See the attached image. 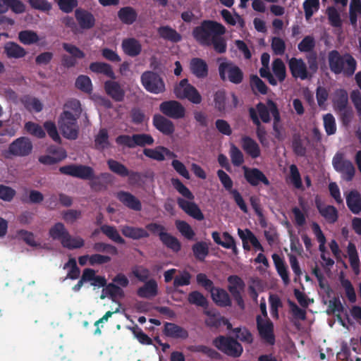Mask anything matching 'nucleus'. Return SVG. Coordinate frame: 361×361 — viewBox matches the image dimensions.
Returning <instances> with one entry per match:
<instances>
[{"mask_svg":"<svg viewBox=\"0 0 361 361\" xmlns=\"http://www.w3.org/2000/svg\"><path fill=\"white\" fill-rule=\"evenodd\" d=\"M258 117L259 116L260 119L263 123H268L271 121L270 117V108L267 104H264L262 102H259L256 105V109H255Z\"/></svg>","mask_w":361,"mask_h":361,"instance_id":"0e129e2a","label":"nucleus"},{"mask_svg":"<svg viewBox=\"0 0 361 361\" xmlns=\"http://www.w3.org/2000/svg\"><path fill=\"white\" fill-rule=\"evenodd\" d=\"M227 281L229 283L228 290L231 295L234 293H242L245 287L244 281L237 275H231L228 277Z\"/></svg>","mask_w":361,"mask_h":361,"instance_id":"79ce46f5","label":"nucleus"},{"mask_svg":"<svg viewBox=\"0 0 361 361\" xmlns=\"http://www.w3.org/2000/svg\"><path fill=\"white\" fill-rule=\"evenodd\" d=\"M178 207L188 215L197 221H202L204 216L198 205L192 200H187L181 197L177 199Z\"/></svg>","mask_w":361,"mask_h":361,"instance_id":"aec40b11","label":"nucleus"},{"mask_svg":"<svg viewBox=\"0 0 361 361\" xmlns=\"http://www.w3.org/2000/svg\"><path fill=\"white\" fill-rule=\"evenodd\" d=\"M121 48L125 54L130 57H136L142 52V44L140 41L134 37H128L123 39Z\"/></svg>","mask_w":361,"mask_h":361,"instance_id":"b1692460","label":"nucleus"},{"mask_svg":"<svg viewBox=\"0 0 361 361\" xmlns=\"http://www.w3.org/2000/svg\"><path fill=\"white\" fill-rule=\"evenodd\" d=\"M63 269H68L66 279H70L71 280H75L79 278L80 274V269L77 265V262L75 258L71 257L68 261L64 264L63 267Z\"/></svg>","mask_w":361,"mask_h":361,"instance_id":"09e8293b","label":"nucleus"},{"mask_svg":"<svg viewBox=\"0 0 361 361\" xmlns=\"http://www.w3.org/2000/svg\"><path fill=\"white\" fill-rule=\"evenodd\" d=\"M290 71L295 78L306 80L312 78V74L307 71V66L302 59L291 58L288 61Z\"/></svg>","mask_w":361,"mask_h":361,"instance_id":"f3484780","label":"nucleus"},{"mask_svg":"<svg viewBox=\"0 0 361 361\" xmlns=\"http://www.w3.org/2000/svg\"><path fill=\"white\" fill-rule=\"evenodd\" d=\"M75 20L82 30H90L95 26L94 16L89 11L78 8L75 10Z\"/></svg>","mask_w":361,"mask_h":361,"instance_id":"6ab92c4d","label":"nucleus"},{"mask_svg":"<svg viewBox=\"0 0 361 361\" xmlns=\"http://www.w3.org/2000/svg\"><path fill=\"white\" fill-rule=\"evenodd\" d=\"M75 85L78 90L85 93L89 94L92 91V83L87 75H79L75 80Z\"/></svg>","mask_w":361,"mask_h":361,"instance_id":"5fc2aeb1","label":"nucleus"},{"mask_svg":"<svg viewBox=\"0 0 361 361\" xmlns=\"http://www.w3.org/2000/svg\"><path fill=\"white\" fill-rule=\"evenodd\" d=\"M62 47L63 50L70 54H63L61 56V66L66 68L75 67L78 63V60L84 59L85 56V53L73 44L64 42L62 44Z\"/></svg>","mask_w":361,"mask_h":361,"instance_id":"f8f14e48","label":"nucleus"},{"mask_svg":"<svg viewBox=\"0 0 361 361\" xmlns=\"http://www.w3.org/2000/svg\"><path fill=\"white\" fill-rule=\"evenodd\" d=\"M152 123L157 130L165 135H171L175 131L173 123L163 115L154 114L152 118Z\"/></svg>","mask_w":361,"mask_h":361,"instance_id":"4be33fe9","label":"nucleus"},{"mask_svg":"<svg viewBox=\"0 0 361 361\" xmlns=\"http://www.w3.org/2000/svg\"><path fill=\"white\" fill-rule=\"evenodd\" d=\"M188 302L191 305L197 307L207 308L208 307V301L206 297L198 290H193L188 295Z\"/></svg>","mask_w":361,"mask_h":361,"instance_id":"49530a36","label":"nucleus"},{"mask_svg":"<svg viewBox=\"0 0 361 361\" xmlns=\"http://www.w3.org/2000/svg\"><path fill=\"white\" fill-rule=\"evenodd\" d=\"M101 231L111 240L119 243L124 244L125 240L120 235L118 231L113 226L104 224L100 227Z\"/></svg>","mask_w":361,"mask_h":361,"instance_id":"de8ad7c7","label":"nucleus"},{"mask_svg":"<svg viewBox=\"0 0 361 361\" xmlns=\"http://www.w3.org/2000/svg\"><path fill=\"white\" fill-rule=\"evenodd\" d=\"M244 178L246 181L253 187H257L259 183L264 184L265 186L270 185V181L265 174L257 168H249L243 166Z\"/></svg>","mask_w":361,"mask_h":361,"instance_id":"dca6fc26","label":"nucleus"},{"mask_svg":"<svg viewBox=\"0 0 361 361\" xmlns=\"http://www.w3.org/2000/svg\"><path fill=\"white\" fill-rule=\"evenodd\" d=\"M84 244L85 241L81 237H72L69 233H67V237L62 240V246L69 250L80 248Z\"/></svg>","mask_w":361,"mask_h":361,"instance_id":"603ef678","label":"nucleus"},{"mask_svg":"<svg viewBox=\"0 0 361 361\" xmlns=\"http://www.w3.org/2000/svg\"><path fill=\"white\" fill-rule=\"evenodd\" d=\"M303 8L306 20H309L319 8V0H305Z\"/></svg>","mask_w":361,"mask_h":361,"instance_id":"680f3d73","label":"nucleus"},{"mask_svg":"<svg viewBox=\"0 0 361 361\" xmlns=\"http://www.w3.org/2000/svg\"><path fill=\"white\" fill-rule=\"evenodd\" d=\"M59 171L64 175L88 180L93 178L94 172L91 166L73 164L61 166Z\"/></svg>","mask_w":361,"mask_h":361,"instance_id":"ddd939ff","label":"nucleus"},{"mask_svg":"<svg viewBox=\"0 0 361 361\" xmlns=\"http://www.w3.org/2000/svg\"><path fill=\"white\" fill-rule=\"evenodd\" d=\"M332 164L335 170L342 174L346 181H351L355 173V168L348 159H344L343 153L337 152L333 158Z\"/></svg>","mask_w":361,"mask_h":361,"instance_id":"9d476101","label":"nucleus"},{"mask_svg":"<svg viewBox=\"0 0 361 361\" xmlns=\"http://www.w3.org/2000/svg\"><path fill=\"white\" fill-rule=\"evenodd\" d=\"M68 231L65 228L63 224L58 222L55 224L49 231V236L53 240H59L62 244V240L67 237Z\"/></svg>","mask_w":361,"mask_h":361,"instance_id":"c03bdc74","label":"nucleus"},{"mask_svg":"<svg viewBox=\"0 0 361 361\" xmlns=\"http://www.w3.org/2000/svg\"><path fill=\"white\" fill-rule=\"evenodd\" d=\"M171 183L173 187L188 201L194 200V195L178 178H172Z\"/></svg>","mask_w":361,"mask_h":361,"instance_id":"4d7b16f0","label":"nucleus"},{"mask_svg":"<svg viewBox=\"0 0 361 361\" xmlns=\"http://www.w3.org/2000/svg\"><path fill=\"white\" fill-rule=\"evenodd\" d=\"M143 154L154 160L162 161L165 159V154L171 157H176V154L171 152L168 148L159 146L155 149L145 148Z\"/></svg>","mask_w":361,"mask_h":361,"instance_id":"cd10ccee","label":"nucleus"},{"mask_svg":"<svg viewBox=\"0 0 361 361\" xmlns=\"http://www.w3.org/2000/svg\"><path fill=\"white\" fill-rule=\"evenodd\" d=\"M164 334L172 338L186 339L189 334L183 327L171 322H165L163 329Z\"/></svg>","mask_w":361,"mask_h":361,"instance_id":"393cba45","label":"nucleus"},{"mask_svg":"<svg viewBox=\"0 0 361 361\" xmlns=\"http://www.w3.org/2000/svg\"><path fill=\"white\" fill-rule=\"evenodd\" d=\"M319 213L329 224L336 223L338 219V212L332 205L324 206Z\"/></svg>","mask_w":361,"mask_h":361,"instance_id":"8fccbe9b","label":"nucleus"},{"mask_svg":"<svg viewBox=\"0 0 361 361\" xmlns=\"http://www.w3.org/2000/svg\"><path fill=\"white\" fill-rule=\"evenodd\" d=\"M137 294L142 298H151L158 294V285L157 281L152 279L145 282V284L137 290Z\"/></svg>","mask_w":361,"mask_h":361,"instance_id":"c85d7f7f","label":"nucleus"},{"mask_svg":"<svg viewBox=\"0 0 361 361\" xmlns=\"http://www.w3.org/2000/svg\"><path fill=\"white\" fill-rule=\"evenodd\" d=\"M116 142L118 145L126 147L130 149L136 147H145L152 145L154 140L149 134L137 133L129 135H120L116 138Z\"/></svg>","mask_w":361,"mask_h":361,"instance_id":"423d86ee","label":"nucleus"},{"mask_svg":"<svg viewBox=\"0 0 361 361\" xmlns=\"http://www.w3.org/2000/svg\"><path fill=\"white\" fill-rule=\"evenodd\" d=\"M109 170L121 177H129L130 180H137L140 178V173L129 171L128 169L122 163L109 159L106 161Z\"/></svg>","mask_w":361,"mask_h":361,"instance_id":"a211bd4d","label":"nucleus"},{"mask_svg":"<svg viewBox=\"0 0 361 361\" xmlns=\"http://www.w3.org/2000/svg\"><path fill=\"white\" fill-rule=\"evenodd\" d=\"M220 78L225 81L228 80L231 83L238 85L243 80V71L232 62H222L219 66Z\"/></svg>","mask_w":361,"mask_h":361,"instance_id":"1a4fd4ad","label":"nucleus"},{"mask_svg":"<svg viewBox=\"0 0 361 361\" xmlns=\"http://www.w3.org/2000/svg\"><path fill=\"white\" fill-rule=\"evenodd\" d=\"M122 234L133 240H140L141 238H148L149 233L142 228L125 226L121 229Z\"/></svg>","mask_w":361,"mask_h":361,"instance_id":"4c0bfd02","label":"nucleus"},{"mask_svg":"<svg viewBox=\"0 0 361 361\" xmlns=\"http://www.w3.org/2000/svg\"><path fill=\"white\" fill-rule=\"evenodd\" d=\"M346 204L350 211L354 214L361 212V195L355 190H351L346 197Z\"/></svg>","mask_w":361,"mask_h":361,"instance_id":"473e14b6","label":"nucleus"},{"mask_svg":"<svg viewBox=\"0 0 361 361\" xmlns=\"http://www.w3.org/2000/svg\"><path fill=\"white\" fill-rule=\"evenodd\" d=\"M146 228L154 235H157L160 241L166 247L178 252L181 249V244L178 238L166 232V228L157 223H150L146 226Z\"/></svg>","mask_w":361,"mask_h":361,"instance_id":"39448f33","label":"nucleus"},{"mask_svg":"<svg viewBox=\"0 0 361 361\" xmlns=\"http://www.w3.org/2000/svg\"><path fill=\"white\" fill-rule=\"evenodd\" d=\"M328 63L330 71L335 75L343 74L345 77L354 75L357 68V61L349 53L341 54L338 50L328 53Z\"/></svg>","mask_w":361,"mask_h":361,"instance_id":"f03ea898","label":"nucleus"},{"mask_svg":"<svg viewBox=\"0 0 361 361\" xmlns=\"http://www.w3.org/2000/svg\"><path fill=\"white\" fill-rule=\"evenodd\" d=\"M92 249L99 254L100 252H106L113 255H116L118 253L117 248L111 244H108L103 242H97L93 244Z\"/></svg>","mask_w":361,"mask_h":361,"instance_id":"338daca9","label":"nucleus"},{"mask_svg":"<svg viewBox=\"0 0 361 361\" xmlns=\"http://www.w3.org/2000/svg\"><path fill=\"white\" fill-rule=\"evenodd\" d=\"M104 292L108 295L113 301H115L116 298H123L125 297V293L122 288L119 286L114 283H107L106 288H104Z\"/></svg>","mask_w":361,"mask_h":361,"instance_id":"3c124183","label":"nucleus"},{"mask_svg":"<svg viewBox=\"0 0 361 361\" xmlns=\"http://www.w3.org/2000/svg\"><path fill=\"white\" fill-rule=\"evenodd\" d=\"M116 197L126 207L136 212L141 211V202L130 192L126 191H119L116 194Z\"/></svg>","mask_w":361,"mask_h":361,"instance_id":"5701e85b","label":"nucleus"},{"mask_svg":"<svg viewBox=\"0 0 361 361\" xmlns=\"http://www.w3.org/2000/svg\"><path fill=\"white\" fill-rule=\"evenodd\" d=\"M90 180V187L93 191H104L107 190L109 185L112 184L113 176L107 172L101 173L99 175L95 176L94 172L93 178Z\"/></svg>","mask_w":361,"mask_h":361,"instance_id":"412c9836","label":"nucleus"},{"mask_svg":"<svg viewBox=\"0 0 361 361\" xmlns=\"http://www.w3.org/2000/svg\"><path fill=\"white\" fill-rule=\"evenodd\" d=\"M256 323L259 336L262 341L269 345H274L276 338L273 322L268 318L264 320L260 315H257Z\"/></svg>","mask_w":361,"mask_h":361,"instance_id":"4468645a","label":"nucleus"},{"mask_svg":"<svg viewBox=\"0 0 361 361\" xmlns=\"http://www.w3.org/2000/svg\"><path fill=\"white\" fill-rule=\"evenodd\" d=\"M110 146L109 133L106 128H101L95 136L94 147L97 149L103 151Z\"/></svg>","mask_w":361,"mask_h":361,"instance_id":"37998d69","label":"nucleus"},{"mask_svg":"<svg viewBox=\"0 0 361 361\" xmlns=\"http://www.w3.org/2000/svg\"><path fill=\"white\" fill-rule=\"evenodd\" d=\"M18 39L25 45H31L37 43L39 40V37L36 32L30 30H25L19 32Z\"/></svg>","mask_w":361,"mask_h":361,"instance_id":"a18cd8bd","label":"nucleus"},{"mask_svg":"<svg viewBox=\"0 0 361 361\" xmlns=\"http://www.w3.org/2000/svg\"><path fill=\"white\" fill-rule=\"evenodd\" d=\"M32 149V144L29 138L20 137L12 142L8 147V152L17 157L29 155Z\"/></svg>","mask_w":361,"mask_h":361,"instance_id":"2eb2a0df","label":"nucleus"},{"mask_svg":"<svg viewBox=\"0 0 361 361\" xmlns=\"http://www.w3.org/2000/svg\"><path fill=\"white\" fill-rule=\"evenodd\" d=\"M241 141L243 150L250 157L256 159L260 156V148L255 140L249 136H244Z\"/></svg>","mask_w":361,"mask_h":361,"instance_id":"7c9ffc66","label":"nucleus"},{"mask_svg":"<svg viewBox=\"0 0 361 361\" xmlns=\"http://www.w3.org/2000/svg\"><path fill=\"white\" fill-rule=\"evenodd\" d=\"M361 13V1L351 0L349 11L350 24L353 26L357 25V15Z\"/></svg>","mask_w":361,"mask_h":361,"instance_id":"bf43d9fd","label":"nucleus"},{"mask_svg":"<svg viewBox=\"0 0 361 361\" xmlns=\"http://www.w3.org/2000/svg\"><path fill=\"white\" fill-rule=\"evenodd\" d=\"M226 29L224 25L212 20H204L200 25L194 27L193 38L200 45L212 47L218 54L226 51L227 44L224 37Z\"/></svg>","mask_w":361,"mask_h":361,"instance_id":"f257e3e1","label":"nucleus"},{"mask_svg":"<svg viewBox=\"0 0 361 361\" xmlns=\"http://www.w3.org/2000/svg\"><path fill=\"white\" fill-rule=\"evenodd\" d=\"M78 117L69 111H63L58 120V125L63 136L68 140H76L79 128L77 124Z\"/></svg>","mask_w":361,"mask_h":361,"instance_id":"20e7f679","label":"nucleus"},{"mask_svg":"<svg viewBox=\"0 0 361 361\" xmlns=\"http://www.w3.org/2000/svg\"><path fill=\"white\" fill-rule=\"evenodd\" d=\"M106 93L116 102H122L125 97V92L121 85L113 80H106L104 84Z\"/></svg>","mask_w":361,"mask_h":361,"instance_id":"a878e982","label":"nucleus"},{"mask_svg":"<svg viewBox=\"0 0 361 361\" xmlns=\"http://www.w3.org/2000/svg\"><path fill=\"white\" fill-rule=\"evenodd\" d=\"M25 129L27 133L38 138H43L46 135V133L42 127L39 124L32 121L25 123Z\"/></svg>","mask_w":361,"mask_h":361,"instance_id":"69168bd1","label":"nucleus"},{"mask_svg":"<svg viewBox=\"0 0 361 361\" xmlns=\"http://www.w3.org/2000/svg\"><path fill=\"white\" fill-rule=\"evenodd\" d=\"M192 251L195 258L197 261L203 262L209 254V243L202 240L197 241L192 245Z\"/></svg>","mask_w":361,"mask_h":361,"instance_id":"c9c22d12","label":"nucleus"},{"mask_svg":"<svg viewBox=\"0 0 361 361\" xmlns=\"http://www.w3.org/2000/svg\"><path fill=\"white\" fill-rule=\"evenodd\" d=\"M272 259L276 267V271L282 279L283 283L285 284H288L290 282L288 271L287 270V267L285 264L284 260L278 255L273 254Z\"/></svg>","mask_w":361,"mask_h":361,"instance_id":"ea45409f","label":"nucleus"},{"mask_svg":"<svg viewBox=\"0 0 361 361\" xmlns=\"http://www.w3.org/2000/svg\"><path fill=\"white\" fill-rule=\"evenodd\" d=\"M211 297L214 303L219 307H230L232 304L228 293L223 288L216 287L211 293Z\"/></svg>","mask_w":361,"mask_h":361,"instance_id":"c756f323","label":"nucleus"},{"mask_svg":"<svg viewBox=\"0 0 361 361\" xmlns=\"http://www.w3.org/2000/svg\"><path fill=\"white\" fill-rule=\"evenodd\" d=\"M324 127L328 135L335 134L336 131V121L334 116L329 113L323 116Z\"/></svg>","mask_w":361,"mask_h":361,"instance_id":"774afa93","label":"nucleus"},{"mask_svg":"<svg viewBox=\"0 0 361 361\" xmlns=\"http://www.w3.org/2000/svg\"><path fill=\"white\" fill-rule=\"evenodd\" d=\"M174 93L177 98L180 99H187L195 104H200L202 100L198 90L190 84L186 78L181 80L178 85L175 87Z\"/></svg>","mask_w":361,"mask_h":361,"instance_id":"6e6552de","label":"nucleus"},{"mask_svg":"<svg viewBox=\"0 0 361 361\" xmlns=\"http://www.w3.org/2000/svg\"><path fill=\"white\" fill-rule=\"evenodd\" d=\"M328 20L330 25L334 27H341L342 20L341 16L336 8L331 6L326 10Z\"/></svg>","mask_w":361,"mask_h":361,"instance_id":"e2e57ef3","label":"nucleus"},{"mask_svg":"<svg viewBox=\"0 0 361 361\" xmlns=\"http://www.w3.org/2000/svg\"><path fill=\"white\" fill-rule=\"evenodd\" d=\"M17 236L31 247H37L40 245V244L35 240L34 233L30 231L24 229L19 230L17 231Z\"/></svg>","mask_w":361,"mask_h":361,"instance_id":"052dcab7","label":"nucleus"},{"mask_svg":"<svg viewBox=\"0 0 361 361\" xmlns=\"http://www.w3.org/2000/svg\"><path fill=\"white\" fill-rule=\"evenodd\" d=\"M157 32L161 38L171 42H179L182 39L181 35L168 25L159 27Z\"/></svg>","mask_w":361,"mask_h":361,"instance_id":"58836bf2","label":"nucleus"},{"mask_svg":"<svg viewBox=\"0 0 361 361\" xmlns=\"http://www.w3.org/2000/svg\"><path fill=\"white\" fill-rule=\"evenodd\" d=\"M334 106L336 111L343 110L348 108V97L347 92L343 89H338L335 92Z\"/></svg>","mask_w":361,"mask_h":361,"instance_id":"a19ab883","label":"nucleus"},{"mask_svg":"<svg viewBox=\"0 0 361 361\" xmlns=\"http://www.w3.org/2000/svg\"><path fill=\"white\" fill-rule=\"evenodd\" d=\"M176 226L178 231L187 239H193L195 233L192 230L190 225L185 221L176 220L175 222Z\"/></svg>","mask_w":361,"mask_h":361,"instance_id":"6e6d98bb","label":"nucleus"},{"mask_svg":"<svg viewBox=\"0 0 361 361\" xmlns=\"http://www.w3.org/2000/svg\"><path fill=\"white\" fill-rule=\"evenodd\" d=\"M140 80L144 88L150 93L158 94L164 92L166 90L163 78L154 71H145L141 75Z\"/></svg>","mask_w":361,"mask_h":361,"instance_id":"0eeeda50","label":"nucleus"},{"mask_svg":"<svg viewBox=\"0 0 361 361\" xmlns=\"http://www.w3.org/2000/svg\"><path fill=\"white\" fill-rule=\"evenodd\" d=\"M118 18L126 25H132L137 18V13L135 8L131 6H125L118 11Z\"/></svg>","mask_w":361,"mask_h":361,"instance_id":"e433bc0d","label":"nucleus"},{"mask_svg":"<svg viewBox=\"0 0 361 361\" xmlns=\"http://www.w3.org/2000/svg\"><path fill=\"white\" fill-rule=\"evenodd\" d=\"M272 71L279 82H283L286 76V66L281 59H276L272 63Z\"/></svg>","mask_w":361,"mask_h":361,"instance_id":"13d9d810","label":"nucleus"},{"mask_svg":"<svg viewBox=\"0 0 361 361\" xmlns=\"http://www.w3.org/2000/svg\"><path fill=\"white\" fill-rule=\"evenodd\" d=\"M212 344L221 353L233 358L240 357L243 352L242 345L231 336H219L213 340Z\"/></svg>","mask_w":361,"mask_h":361,"instance_id":"7ed1b4c3","label":"nucleus"},{"mask_svg":"<svg viewBox=\"0 0 361 361\" xmlns=\"http://www.w3.org/2000/svg\"><path fill=\"white\" fill-rule=\"evenodd\" d=\"M90 70L97 74H103L111 80L116 79V75L110 64L104 62H92L90 64Z\"/></svg>","mask_w":361,"mask_h":361,"instance_id":"2f4dec72","label":"nucleus"},{"mask_svg":"<svg viewBox=\"0 0 361 361\" xmlns=\"http://www.w3.org/2000/svg\"><path fill=\"white\" fill-rule=\"evenodd\" d=\"M159 109L163 116L175 120L182 119L186 114V109L177 100L162 102Z\"/></svg>","mask_w":361,"mask_h":361,"instance_id":"9b49d317","label":"nucleus"},{"mask_svg":"<svg viewBox=\"0 0 361 361\" xmlns=\"http://www.w3.org/2000/svg\"><path fill=\"white\" fill-rule=\"evenodd\" d=\"M190 69L197 78H204L208 75V65L200 58H192L190 60Z\"/></svg>","mask_w":361,"mask_h":361,"instance_id":"bb28decb","label":"nucleus"},{"mask_svg":"<svg viewBox=\"0 0 361 361\" xmlns=\"http://www.w3.org/2000/svg\"><path fill=\"white\" fill-rule=\"evenodd\" d=\"M4 52L8 59H20L27 54L23 47L13 42H8L5 44Z\"/></svg>","mask_w":361,"mask_h":361,"instance_id":"72a5a7b5","label":"nucleus"},{"mask_svg":"<svg viewBox=\"0 0 361 361\" xmlns=\"http://www.w3.org/2000/svg\"><path fill=\"white\" fill-rule=\"evenodd\" d=\"M344 310V307L341 302L339 297H334L332 300L329 301L328 308L326 313L329 315L336 314L338 319H341L340 314Z\"/></svg>","mask_w":361,"mask_h":361,"instance_id":"864d4df0","label":"nucleus"},{"mask_svg":"<svg viewBox=\"0 0 361 361\" xmlns=\"http://www.w3.org/2000/svg\"><path fill=\"white\" fill-rule=\"evenodd\" d=\"M249 116L253 124L256 126V134L259 142L263 144L266 140L267 131L265 127L262 125L259 118L253 107L248 109Z\"/></svg>","mask_w":361,"mask_h":361,"instance_id":"f704fd0d","label":"nucleus"}]
</instances>
